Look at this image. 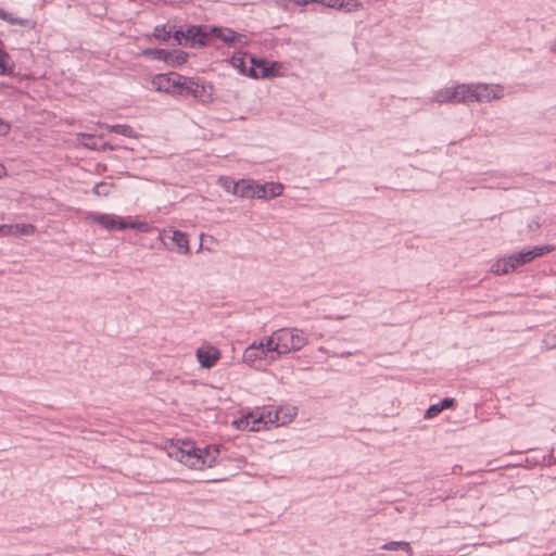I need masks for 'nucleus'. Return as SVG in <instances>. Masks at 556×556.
I'll list each match as a JSON object with an SVG mask.
<instances>
[{"label": "nucleus", "instance_id": "c85d7f7f", "mask_svg": "<svg viewBox=\"0 0 556 556\" xmlns=\"http://www.w3.org/2000/svg\"><path fill=\"white\" fill-rule=\"evenodd\" d=\"M276 338H277L276 331H274L270 336L265 338L264 350H265L266 355L271 352H276L277 356L280 355V350L276 346V344H277Z\"/></svg>", "mask_w": 556, "mask_h": 556}, {"label": "nucleus", "instance_id": "9b49d317", "mask_svg": "<svg viewBox=\"0 0 556 556\" xmlns=\"http://www.w3.org/2000/svg\"><path fill=\"white\" fill-rule=\"evenodd\" d=\"M197 359L203 368H212L220 358V351L212 345L202 346L197 350Z\"/></svg>", "mask_w": 556, "mask_h": 556}, {"label": "nucleus", "instance_id": "412c9836", "mask_svg": "<svg viewBox=\"0 0 556 556\" xmlns=\"http://www.w3.org/2000/svg\"><path fill=\"white\" fill-rule=\"evenodd\" d=\"M189 54L182 50L168 51L166 64L172 67H178L185 64L188 60Z\"/></svg>", "mask_w": 556, "mask_h": 556}, {"label": "nucleus", "instance_id": "b1692460", "mask_svg": "<svg viewBox=\"0 0 556 556\" xmlns=\"http://www.w3.org/2000/svg\"><path fill=\"white\" fill-rule=\"evenodd\" d=\"M168 51L160 48H148L142 50V55L149 60L164 61L166 63Z\"/></svg>", "mask_w": 556, "mask_h": 556}, {"label": "nucleus", "instance_id": "5701e85b", "mask_svg": "<svg viewBox=\"0 0 556 556\" xmlns=\"http://www.w3.org/2000/svg\"><path fill=\"white\" fill-rule=\"evenodd\" d=\"M454 89L457 92L456 102H458V103L472 102L473 85H458Z\"/></svg>", "mask_w": 556, "mask_h": 556}, {"label": "nucleus", "instance_id": "6e6552de", "mask_svg": "<svg viewBox=\"0 0 556 556\" xmlns=\"http://www.w3.org/2000/svg\"><path fill=\"white\" fill-rule=\"evenodd\" d=\"M251 65L249 66L248 76L251 78H267L275 77L277 75V68L275 62H267L264 59H258L253 55H249Z\"/></svg>", "mask_w": 556, "mask_h": 556}, {"label": "nucleus", "instance_id": "a19ab883", "mask_svg": "<svg viewBox=\"0 0 556 556\" xmlns=\"http://www.w3.org/2000/svg\"><path fill=\"white\" fill-rule=\"evenodd\" d=\"M275 418H276V421H279L278 412H275Z\"/></svg>", "mask_w": 556, "mask_h": 556}, {"label": "nucleus", "instance_id": "2eb2a0df", "mask_svg": "<svg viewBox=\"0 0 556 556\" xmlns=\"http://www.w3.org/2000/svg\"><path fill=\"white\" fill-rule=\"evenodd\" d=\"M0 20L5 21L11 25H18L27 29H34L36 22L30 18L14 17L11 13L0 8Z\"/></svg>", "mask_w": 556, "mask_h": 556}, {"label": "nucleus", "instance_id": "7ed1b4c3", "mask_svg": "<svg viewBox=\"0 0 556 556\" xmlns=\"http://www.w3.org/2000/svg\"><path fill=\"white\" fill-rule=\"evenodd\" d=\"M181 89L178 96H191L204 103L213 101V86L201 77H187L184 76Z\"/></svg>", "mask_w": 556, "mask_h": 556}, {"label": "nucleus", "instance_id": "c9c22d12", "mask_svg": "<svg viewBox=\"0 0 556 556\" xmlns=\"http://www.w3.org/2000/svg\"><path fill=\"white\" fill-rule=\"evenodd\" d=\"M9 130V125L0 118V134L5 135Z\"/></svg>", "mask_w": 556, "mask_h": 556}, {"label": "nucleus", "instance_id": "4468645a", "mask_svg": "<svg viewBox=\"0 0 556 556\" xmlns=\"http://www.w3.org/2000/svg\"><path fill=\"white\" fill-rule=\"evenodd\" d=\"M121 217H117L115 215L111 214H99V213H92L89 215V219L92 222L101 225L108 230L118 229V219Z\"/></svg>", "mask_w": 556, "mask_h": 556}, {"label": "nucleus", "instance_id": "c756f323", "mask_svg": "<svg viewBox=\"0 0 556 556\" xmlns=\"http://www.w3.org/2000/svg\"><path fill=\"white\" fill-rule=\"evenodd\" d=\"M113 184L101 181L94 185L93 193L99 197H106L110 194Z\"/></svg>", "mask_w": 556, "mask_h": 556}, {"label": "nucleus", "instance_id": "39448f33", "mask_svg": "<svg viewBox=\"0 0 556 556\" xmlns=\"http://www.w3.org/2000/svg\"><path fill=\"white\" fill-rule=\"evenodd\" d=\"M160 238L166 249L175 251L179 254H188L190 252L189 240L185 232L173 228L163 229Z\"/></svg>", "mask_w": 556, "mask_h": 556}, {"label": "nucleus", "instance_id": "4c0bfd02", "mask_svg": "<svg viewBox=\"0 0 556 556\" xmlns=\"http://www.w3.org/2000/svg\"><path fill=\"white\" fill-rule=\"evenodd\" d=\"M298 5H306L308 4V0H293Z\"/></svg>", "mask_w": 556, "mask_h": 556}, {"label": "nucleus", "instance_id": "e433bc0d", "mask_svg": "<svg viewBox=\"0 0 556 556\" xmlns=\"http://www.w3.org/2000/svg\"><path fill=\"white\" fill-rule=\"evenodd\" d=\"M232 182L233 181H228L227 179L225 180L224 187L226 188L227 191H231L232 192Z\"/></svg>", "mask_w": 556, "mask_h": 556}, {"label": "nucleus", "instance_id": "bb28decb", "mask_svg": "<svg viewBox=\"0 0 556 556\" xmlns=\"http://www.w3.org/2000/svg\"><path fill=\"white\" fill-rule=\"evenodd\" d=\"M381 548L384 549V551L402 549V551H405L407 553V556H412L413 555V549H412L409 543L408 542H404V541L388 542V543L383 544L381 546Z\"/></svg>", "mask_w": 556, "mask_h": 556}, {"label": "nucleus", "instance_id": "2f4dec72", "mask_svg": "<svg viewBox=\"0 0 556 556\" xmlns=\"http://www.w3.org/2000/svg\"><path fill=\"white\" fill-rule=\"evenodd\" d=\"M172 38L174 39L175 41V45L177 46H184V42L186 41V38H187V35H186V30H175L173 31L172 30Z\"/></svg>", "mask_w": 556, "mask_h": 556}, {"label": "nucleus", "instance_id": "f8f14e48", "mask_svg": "<svg viewBox=\"0 0 556 556\" xmlns=\"http://www.w3.org/2000/svg\"><path fill=\"white\" fill-rule=\"evenodd\" d=\"M210 37L218 38L225 43H235L240 41L244 36L236 33L231 28L213 26L210 28Z\"/></svg>", "mask_w": 556, "mask_h": 556}, {"label": "nucleus", "instance_id": "cd10ccee", "mask_svg": "<svg viewBox=\"0 0 556 556\" xmlns=\"http://www.w3.org/2000/svg\"><path fill=\"white\" fill-rule=\"evenodd\" d=\"M457 92L454 88H446L437 93L435 100L440 103L456 102Z\"/></svg>", "mask_w": 556, "mask_h": 556}, {"label": "nucleus", "instance_id": "37998d69", "mask_svg": "<svg viewBox=\"0 0 556 556\" xmlns=\"http://www.w3.org/2000/svg\"><path fill=\"white\" fill-rule=\"evenodd\" d=\"M555 52H556V41H555V46H554V49H553Z\"/></svg>", "mask_w": 556, "mask_h": 556}, {"label": "nucleus", "instance_id": "72a5a7b5", "mask_svg": "<svg viewBox=\"0 0 556 556\" xmlns=\"http://www.w3.org/2000/svg\"><path fill=\"white\" fill-rule=\"evenodd\" d=\"M544 342L547 345V349H555L556 348V333L547 334L544 339Z\"/></svg>", "mask_w": 556, "mask_h": 556}, {"label": "nucleus", "instance_id": "6ab92c4d", "mask_svg": "<svg viewBox=\"0 0 556 556\" xmlns=\"http://www.w3.org/2000/svg\"><path fill=\"white\" fill-rule=\"evenodd\" d=\"M13 72V63L11 56L4 50V43L0 39V75H11Z\"/></svg>", "mask_w": 556, "mask_h": 556}, {"label": "nucleus", "instance_id": "0eeeda50", "mask_svg": "<svg viewBox=\"0 0 556 556\" xmlns=\"http://www.w3.org/2000/svg\"><path fill=\"white\" fill-rule=\"evenodd\" d=\"M232 193L247 199H266L267 187L242 179L232 182Z\"/></svg>", "mask_w": 556, "mask_h": 556}, {"label": "nucleus", "instance_id": "393cba45", "mask_svg": "<svg viewBox=\"0 0 556 556\" xmlns=\"http://www.w3.org/2000/svg\"><path fill=\"white\" fill-rule=\"evenodd\" d=\"M249 53H238V54H235L232 58H231V65L237 68L240 74H243V75H247L248 76V72H249V67L247 66V62H245V59L249 58Z\"/></svg>", "mask_w": 556, "mask_h": 556}, {"label": "nucleus", "instance_id": "f03ea898", "mask_svg": "<svg viewBox=\"0 0 556 556\" xmlns=\"http://www.w3.org/2000/svg\"><path fill=\"white\" fill-rule=\"evenodd\" d=\"M276 337V346L280 350V355L300 351L308 343L304 331L298 328L278 329Z\"/></svg>", "mask_w": 556, "mask_h": 556}, {"label": "nucleus", "instance_id": "ea45409f", "mask_svg": "<svg viewBox=\"0 0 556 556\" xmlns=\"http://www.w3.org/2000/svg\"><path fill=\"white\" fill-rule=\"evenodd\" d=\"M315 3H321V4H324V5H325L326 0H317V1H315Z\"/></svg>", "mask_w": 556, "mask_h": 556}, {"label": "nucleus", "instance_id": "f3484780", "mask_svg": "<svg viewBox=\"0 0 556 556\" xmlns=\"http://www.w3.org/2000/svg\"><path fill=\"white\" fill-rule=\"evenodd\" d=\"M201 452L203 455V467H213L219 456V447L217 445H206L204 448H201Z\"/></svg>", "mask_w": 556, "mask_h": 556}, {"label": "nucleus", "instance_id": "a211bd4d", "mask_svg": "<svg viewBox=\"0 0 556 556\" xmlns=\"http://www.w3.org/2000/svg\"><path fill=\"white\" fill-rule=\"evenodd\" d=\"M326 7L352 12L359 7L356 0H326Z\"/></svg>", "mask_w": 556, "mask_h": 556}, {"label": "nucleus", "instance_id": "f257e3e1", "mask_svg": "<svg viewBox=\"0 0 556 556\" xmlns=\"http://www.w3.org/2000/svg\"><path fill=\"white\" fill-rule=\"evenodd\" d=\"M554 249L555 248L553 245L546 244V245H536L527 251H520L518 253H513L506 257H503L502 260L496 261L492 265L491 270L495 275L508 274L510 271L516 270L520 266H523L525 264L533 261L534 258L554 251Z\"/></svg>", "mask_w": 556, "mask_h": 556}, {"label": "nucleus", "instance_id": "dca6fc26", "mask_svg": "<svg viewBox=\"0 0 556 556\" xmlns=\"http://www.w3.org/2000/svg\"><path fill=\"white\" fill-rule=\"evenodd\" d=\"M261 424H266V421L263 420L262 415L255 417L253 414H249L248 416L238 421V427L240 429H249L251 431H256L260 430Z\"/></svg>", "mask_w": 556, "mask_h": 556}, {"label": "nucleus", "instance_id": "4be33fe9", "mask_svg": "<svg viewBox=\"0 0 556 556\" xmlns=\"http://www.w3.org/2000/svg\"><path fill=\"white\" fill-rule=\"evenodd\" d=\"M105 129L127 138H135L137 136L135 129L126 124L105 125Z\"/></svg>", "mask_w": 556, "mask_h": 556}, {"label": "nucleus", "instance_id": "473e14b6", "mask_svg": "<svg viewBox=\"0 0 556 556\" xmlns=\"http://www.w3.org/2000/svg\"><path fill=\"white\" fill-rule=\"evenodd\" d=\"M441 408H440V405L439 403L438 404H433L431 406H429V408L426 410L424 417L426 419H430V418H433L435 417L437 415H439L441 413Z\"/></svg>", "mask_w": 556, "mask_h": 556}, {"label": "nucleus", "instance_id": "79ce46f5", "mask_svg": "<svg viewBox=\"0 0 556 556\" xmlns=\"http://www.w3.org/2000/svg\"><path fill=\"white\" fill-rule=\"evenodd\" d=\"M276 357L274 355L270 356V361H275Z\"/></svg>", "mask_w": 556, "mask_h": 556}, {"label": "nucleus", "instance_id": "9d476101", "mask_svg": "<svg viewBox=\"0 0 556 556\" xmlns=\"http://www.w3.org/2000/svg\"><path fill=\"white\" fill-rule=\"evenodd\" d=\"M186 41L184 46L190 48H202L210 43V31H205L201 26H189L186 30Z\"/></svg>", "mask_w": 556, "mask_h": 556}, {"label": "nucleus", "instance_id": "f704fd0d", "mask_svg": "<svg viewBox=\"0 0 556 556\" xmlns=\"http://www.w3.org/2000/svg\"><path fill=\"white\" fill-rule=\"evenodd\" d=\"M454 403H455V400H454V399H452V397H445V399H443V400L439 403V405H440L441 410H443V409H446V408L452 407V406L454 405Z\"/></svg>", "mask_w": 556, "mask_h": 556}, {"label": "nucleus", "instance_id": "ddd939ff", "mask_svg": "<svg viewBox=\"0 0 556 556\" xmlns=\"http://www.w3.org/2000/svg\"><path fill=\"white\" fill-rule=\"evenodd\" d=\"M498 96L485 84L473 85L472 102H490L497 99Z\"/></svg>", "mask_w": 556, "mask_h": 556}, {"label": "nucleus", "instance_id": "423d86ee", "mask_svg": "<svg viewBox=\"0 0 556 556\" xmlns=\"http://www.w3.org/2000/svg\"><path fill=\"white\" fill-rule=\"evenodd\" d=\"M184 76L170 72L168 74H157L152 79V86L156 91H162L172 94H178L181 89Z\"/></svg>", "mask_w": 556, "mask_h": 556}, {"label": "nucleus", "instance_id": "a878e982", "mask_svg": "<svg viewBox=\"0 0 556 556\" xmlns=\"http://www.w3.org/2000/svg\"><path fill=\"white\" fill-rule=\"evenodd\" d=\"M172 28L167 29V26L164 25H156L153 29L152 36L157 41L164 43L167 42L172 38Z\"/></svg>", "mask_w": 556, "mask_h": 556}, {"label": "nucleus", "instance_id": "c03bdc74", "mask_svg": "<svg viewBox=\"0 0 556 556\" xmlns=\"http://www.w3.org/2000/svg\"><path fill=\"white\" fill-rule=\"evenodd\" d=\"M2 229V226H0V230Z\"/></svg>", "mask_w": 556, "mask_h": 556}, {"label": "nucleus", "instance_id": "58836bf2", "mask_svg": "<svg viewBox=\"0 0 556 556\" xmlns=\"http://www.w3.org/2000/svg\"><path fill=\"white\" fill-rule=\"evenodd\" d=\"M5 174V168L3 165L0 164V177H2Z\"/></svg>", "mask_w": 556, "mask_h": 556}, {"label": "nucleus", "instance_id": "aec40b11", "mask_svg": "<svg viewBox=\"0 0 556 556\" xmlns=\"http://www.w3.org/2000/svg\"><path fill=\"white\" fill-rule=\"evenodd\" d=\"M127 228L135 229L139 232H148L151 227L146 222H137V220H130V219H126V218H119L118 219V230H124Z\"/></svg>", "mask_w": 556, "mask_h": 556}, {"label": "nucleus", "instance_id": "20e7f679", "mask_svg": "<svg viewBox=\"0 0 556 556\" xmlns=\"http://www.w3.org/2000/svg\"><path fill=\"white\" fill-rule=\"evenodd\" d=\"M170 457H175L179 463L185 464L191 469L203 468V455L201 448L194 447L192 442H182L181 446L174 447L169 452Z\"/></svg>", "mask_w": 556, "mask_h": 556}, {"label": "nucleus", "instance_id": "7c9ffc66", "mask_svg": "<svg viewBox=\"0 0 556 556\" xmlns=\"http://www.w3.org/2000/svg\"><path fill=\"white\" fill-rule=\"evenodd\" d=\"M264 186L267 187L266 199L276 198V197L280 195L283 190V186L279 182L265 184Z\"/></svg>", "mask_w": 556, "mask_h": 556}, {"label": "nucleus", "instance_id": "1a4fd4ad", "mask_svg": "<svg viewBox=\"0 0 556 556\" xmlns=\"http://www.w3.org/2000/svg\"><path fill=\"white\" fill-rule=\"evenodd\" d=\"M267 355L264 350V341L251 343L243 352V362L254 368H261L266 364Z\"/></svg>", "mask_w": 556, "mask_h": 556}]
</instances>
